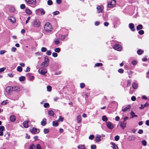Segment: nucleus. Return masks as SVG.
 Listing matches in <instances>:
<instances>
[{
    "instance_id": "obj_1",
    "label": "nucleus",
    "mask_w": 149,
    "mask_h": 149,
    "mask_svg": "<svg viewBox=\"0 0 149 149\" xmlns=\"http://www.w3.org/2000/svg\"><path fill=\"white\" fill-rule=\"evenodd\" d=\"M44 31L47 33H50L52 31L53 28L52 25L49 22L46 23L44 27Z\"/></svg>"
},
{
    "instance_id": "obj_2",
    "label": "nucleus",
    "mask_w": 149,
    "mask_h": 149,
    "mask_svg": "<svg viewBox=\"0 0 149 149\" xmlns=\"http://www.w3.org/2000/svg\"><path fill=\"white\" fill-rule=\"evenodd\" d=\"M49 61V59L48 57L45 56V57L44 61L41 64V65L44 67H47L48 65Z\"/></svg>"
},
{
    "instance_id": "obj_3",
    "label": "nucleus",
    "mask_w": 149,
    "mask_h": 149,
    "mask_svg": "<svg viewBox=\"0 0 149 149\" xmlns=\"http://www.w3.org/2000/svg\"><path fill=\"white\" fill-rule=\"evenodd\" d=\"M26 3L27 4L35 6L36 4V0H25Z\"/></svg>"
},
{
    "instance_id": "obj_4",
    "label": "nucleus",
    "mask_w": 149,
    "mask_h": 149,
    "mask_svg": "<svg viewBox=\"0 0 149 149\" xmlns=\"http://www.w3.org/2000/svg\"><path fill=\"white\" fill-rule=\"evenodd\" d=\"M116 1L115 0H113L109 2L108 3V7L109 8H111L115 6L116 4Z\"/></svg>"
},
{
    "instance_id": "obj_5",
    "label": "nucleus",
    "mask_w": 149,
    "mask_h": 149,
    "mask_svg": "<svg viewBox=\"0 0 149 149\" xmlns=\"http://www.w3.org/2000/svg\"><path fill=\"white\" fill-rule=\"evenodd\" d=\"M38 72L40 74L42 75H45L47 72V70L46 69L41 68H40L38 70Z\"/></svg>"
},
{
    "instance_id": "obj_6",
    "label": "nucleus",
    "mask_w": 149,
    "mask_h": 149,
    "mask_svg": "<svg viewBox=\"0 0 149 149\" xmlns=\"http://www.w3.org/2000/svg\"><path fill=\"white\" fill-rule=\"evenodd\" d=\"M40 23L38 19L35 20L33 22V25L36 27H39L40 26Z\"/></svg>"
},
{
    "instance_id": "obj_7",
    "label": "nucleus",
    "mask_w": 149,
    "mask_h": 149,
    "mask_svg": "<svg viewBox=\"0 0 149 149\" xmlns=\"http://www.w3.org/2000/svg\"><path fill=\"white\" fill-rule=\"evenodd\" d=\"M113 48L116 50L120 51L122 49V47L120 45L116 44L113 46Z\"/></svg>"
},
{
    "instance_id": "obj_8",
    "label": "nucleus",
    "mask_w": 149,
    "mask_h": 149,
    "mask_svg": "<svg viewBox=\"0 0 149 149\" xmlns=\"http://www.w3.org/2000/svg\"><path fill=\"white\" fill-rule=\"evenodd\" d=\"M106 125L108 128L110 130H112L114 127L113 124L110 122H107L106 123Z\"/></svg>"
},
{
    "instance_id": "obj_9",
    "label": "nucleus",
    "mask_w": 149,
    "mask_h": 149,
    "mask_svg": "<svg viewBox=\"0 0 149 149\" xmlns=\"http://www.w3.org/2000/svg\"><path fill=\"white\" fill-rule=\"evenodd\" d=\"M104 7L102 6H99L97 7V12L98 13H102Z\"/></svg>"
},
{
    "instance_id": "obj_10",
    "label": "nucleus",
    "mask_w": 149,
    "mask_h": 149,
    "mask_svg": "<svg viewBox=\"0 0 149 149\" xmlns=\"http://www.w3.org/2000/svg\"><path fill=\"white\" fill-rule=\"evenodd\" d=\"M31 132L32 133L36 134V133H39L40 132V130H39L34 127H33L32 129L31 130Z\"/></svg>"
},
{
    "instance_id": "obj_11",
    "label": "nucleus",
    "mask_w": 149,
    "mask_h": 149,
    "mask_svg": "<svg viewBox=\"0 0 149 149\" xmlns=\"http://www.w3.org/2000/svg\"><path fill=\"white\" fill-rule=\"evenodd\" d=\"M8 19L12 23H14L16 22V19L13 16H10L8 18Z\"/></svg>"
},
{
    "instance_id": "obj_12",
    "label": "nucleus",
    "mask_w": 149,
    "mask_h": 149,
    "mask_svg": "<svg viewBox=\"0 0 149 149\" xmlns=\"http://www.w3.org/2000/svg\"><path fill=\"white\" fill-rule=\"evenodd\" d=\"M129 26L131 31H134L135 30V29L134 28V26L133 24L130 23L129 25Z\"/></svg>"
},
{
    "instance_id": "obj_13",
    "label": "nucleus",
    "mask_w": 149,
    "mask_h": 149,
    "mask_svg": "<svg viewBox=\"0 0 149 149\" xmlns=\"http://www.w3.org/2000/svg\"><path fill=\"white\" fill-rule=\"evenodd\" d=\"M21 89L20 88L17 86H14L13 87V90L16 92H18L20 91Z\"/></svg>"
},
{
    "instance_id": "obj_14",
    "label": "nucleus",
    "mask_w": 149,
    "mask_h": 149,
    "mask_svg": "<svg viewBox=\"0 0 149 149\" xmlns=\"http://www.w3.org/2000/svg\"><path fill=\"white\" fill-rule=\"evenodd\" d=\"M130 106H128L127 107H123L122 109V111L124 112L127 111L128 110H130Z\"/></svg>"
},
{
    "instance_id": "obj_15",
    "label": "nucleus",
    "mask_w": 149,
    "mask_h": 149,
    "mask_svg": "<svg viewBox=\"0 0 149 149\" xmlns=\"http://www.w3.org/2000/svg\"><path fill=\"white\" fill-rule=\"evenodd\" d=\"M13 90V87L11 86H8L6 88V91L7 92H9L10 91H12Z\"/></svg>"
},
{
    "instance_id": "obj_16",
    "label": "nucleus",
    "mask_w": 149,
    "mask_h": 149,
    "mask_svg": "<svg viewBox=\"0 0 149 149\" xmlns=\"http://www.w3.org/2000/svg\"><path fill=\"white\" fill-rule=\"evenodd\" d=\"M25 12L26 14L30 15L32 13V12L29 8H26L25 9Z\"/></svg>"
},
{
    "instance_id": "obj_17",
    "label": "nucleus",
    "mask_w": 149,
    "mask_h": 149,
    "mask_svg": "<svg viewBox=\"0 0 149 149\" xmlns=\"http://www.w3.org/2000/svg\"><path fill=\"white\" fill-rule=\"evenodd\" d=\"M111 147L113 149H118V147L117 146L115 145V143L113 142H111Z\"/></svg>"
},
{
    "instance_id": "obj_18",
    "label": "nucleus",
    "mask_w": 149,
    "mask_h": 149,
    "mask_svg": "<svg viewBox=\"0 0 149 149\" xmlns=\"http://www.w3.org/2000/svg\"><path fill=\"white\" fill-rule=\"evenodd\" d=\"M120 126L123 129H124L126 126V123L124 122H121L120 123Z\"/></svg>"
},
{
    "instance_id": "obj_19",
    "label": "nucleus",
    "mask_w": 149,
    "mask_h": 149,
    "mask_svg": "<svg viewBox=\"0 0 149 149\" xmlns=\"http://www.w3.org/2000/svg\"><path fill=\"white\" fill-rule=\"evenodd\" d=\"M10 120L12 122L15 121L16 120V117L15 116H11L10 118Z\"/></svg>"
},
{
    "instance_id": "obj_20",
    "label": "nucleus",
    "mask_w": 149,
    "mask_h": 149,
    "mask_svg": "<svg viewBox=\"0 0 149 149\" xmlns=\"http://www.w3.org/2000/svg\"><path fill=\"white\" fill-rule=\"evenodd\" d=\"M132 87L133 88L136 89L138 88V84L136 83H133L132 84Z\"/></svg>"
},
{
    "instance_id": "obj_21",
    "label": "nucleus",
    "mask_w": 149,
    "mask_h": 149,
    "mask_svg": "<svg viewBox=\"0 0 149 149\" xmlns=\"http://www.w3.org/2000/svg\"><path fill=\"white\" fill-rule=\"evenodd\" d=\"M101 136L99 135H97L96 136L95 139V141L97 142H99L100 141H101Z\"/></svg>"
},
{
    "instance_id": "obj_22",
    "label": "nucleus",
    "mask_w": 149,
    "mask_h": 149,
    "mask_svg": "<svg viewBox=\"0 0 149 149\" xmlns=\"http://www.w3.org/2000/svg\"><path fill=\"white\" fill-rule=\"evenodd\" d=\"M78 149H85L86 147L84 145H79L77 147Z\"/></svg>"
},
{
    "instance_id": "obj_23",
    "label": "nucleus",
    "mask_w": 149,
    "mask_h": 149,
    "mask_svg": "<svg viewBox=\"0 0 149 149\" xmlns=\"http://www.w3.org/2000/svg\"><path fill=\"white\" fill-rule=\"evenodd\" d=\"M41 125L42 126H45L46 124V119H44L41 123Z\"/></svg>"
},
{
    "instance_id": "obj_24",
    "label": "nucleus",
    "mask_w": 149,
    "mask_h": 149,
    "mask_svg": "<svg viewBox=\"0 0 149 149\" xmlns=\"http://www.w3.org/2000/svg\"><path fill=\"white\" fill-rule=\"evenodd\" d=\"M130 115L132 116L131 118H133L134 117H137V116L136 115L134 112L133 111H131L130 113Z\"/></svg>"
},
{
    "instance_id": "obj_25",
    "label": "nucleus",
    "mask_w": 149,
    "mask_h": 149,
    "mask_svg": "<svg viewBox=\"0 0 149 149\" xmlns=\"http://www.w3.org/2000/svg\"><path fill=\"white\" fill-rule=\"evenodd\" d=\"M23 125L24 126V127L25 128H27L29 127L28 121H25L23 123Z\"/></svg>"
},
{
    "instance_id": "obj_26",
    "label": "nucleus",
    "mask_w": 149,
    "mask_h": 149,
    "mask_svg": "<svg viewBox=\"0 0 149 149\" xmlns=\"http://www.w3.org/2000/svg\"><path fill=\"white\" fill-rule=\"evenodd\" d=\"M77 119L78 122V123H80L81 120V116L80 115L78 116L77 117Z\"/></svg>"
},
{
    "instance_id": "obj_27",
    "label": "nucleus",
    "mask_w": 149,
    "mask_h": 149,
    "mask_svg": "<svg viewBox=\"0 0 149 149\" xmlns=\"http://www.w3.org/2000/svg\"><path fill=\"white\" fill-rule=\"evenodd\" d=\"M39 11L40 12L41 15H43L45 14V12L44 10L42 9H38Z\"/></svg>"
},
{
    "instance_id": "obj_28",
    "label": "nucleus",
    "mask_w": 149,
    "mask_h": 149,
    "mask_svg": "<svg viewBox=\"0 0 149 149\" xmlns=\"http://www.w3.org/2000/svg\"><path fill=\"white\" fill-rule=\"evenodd\" d=\"M48 114L51 116H53L54 113V112L52 110H49L48 112Z\"/></svg>"
},
{
    "instance_id": "obj_29",
    "label": "nucleus",
    "mask_w": 149,
    "mask_h": 149,
    "mask_svg": "<svg viewBox=\"0 0 149 149\" xmlns=\"http://www.w3.org/2000/svg\"><path fill=\"white\" fill-rule=\"evenodd\" d=\"M25 79V77L24 76H21L20 77L19 79V80L20 81H24Z\"/></svg>"
},
{
    "instance_id": "obj_30",
    "label": "nucleus",
    "mask_w": 149,
    "mask_h": 149,
    "mask_svg": "<svg viewBox=\"0 0 149 149\" xmlns=\"http://www.w3.org/2000/svg\"><path fill=\"white\" fill-rule=\"evenodd\" d=\"M143 28V26L141 24L139 25L136 27V29L139 30L140 29H141Z\"/></svg>"
},
{
    "instance_id": "obj_31",
    "label": "nucleus",
    "mask_w": 149,
    "mask_h": 149,
    "mask_svg": "<svg viewBox=\"0 0 149 149\" xmlns=\"http://www.w3.org/2000/svg\"><path fill=\"white\" fill-rule=\"evenodd\" d=\"M58 125V123L57 121H54L53 122V125L54 126H57Z\"/></svg>"
},
{
    "instance_id": "obj_32",
    "label": "nucleus",
    "mask_w": 149,
    "mask_h": 149,
    "mask_svg": "<svg viewBox=\"0 0 149 149\" xmlns=\"http://www.w3.org/2000/svg\"><path fill=\"white\" fill-rule=\"evenodd\" d=\"M102 120L104 121H107L108 120V118L105 116H103L102 117Z\"/></svg>"
},
{
    "instance_id": "obj_33",
    "label": "nucleus",
    "mask_w": 149,
    "mask_h": 149,
    "mask_svg": "<svg viewBox=\"0 0 149 149\" xmlns=\"http://www.w3.org/2000/svg\"><path fill=\"white\" fill-rule=\"evenodd\" d=\"M143 52V50L141 49H139L137 51V53L139 55H140L142 54Z\"/></svg>"
},
{
    "instance_id": "obj_34",
    "label": "nucleus",
    "mask_w": 149,
    "mask_h": 149,
    "mask_svg": "<svg viewBox=\"0 0 149 149\" xmlns=\"http://www.w3.org/2000/svg\"><path fill=\"white\" fill-rule=\"evenodd\" d=\"M17 70L18 71L21 72L22 71V68L21 66H18L17 68Z\"/></svg>"
},
{
    "instance_id": "obj_35",
    "label": "nucleus",
    "mask_w": 149,
    "mask_h": 149,
    "mask_svg": "<svg viewBox=\"0 0 149 149\" xmlns=\"http://www.w3.org/2000/svg\"><path fill=\"white\" fill-rule=\"evenodd\" d=\"M35 146L33 144H31L29 147V149H33V148H35Z\"/></svg>"
},
{
    "instance_id": "obj_36",
    "label": "nucleus",
    "mask_w": 149,
    "mask_h": 149,
    "mask_svg": "<svg viewBox=\"0 0 149 149\" xmlns=\"http://www.w3.org/2000/svg\"><path fill=\"white\" fill-rule=\"evenodd\" d=\"M102 65V64L101 63H97L95 64V66H101Z\"/></svg>"
},
{
    "instance_id": "obj_37",
    "label": "nucleus",
    "mask_w": 149,
    "mask_h": 149,
    "mask_svg": "<svg viewBox=\"0 0 149 149\" xmlns=\"http://www.w3.org/2000/svg\"><path fill=\"white\" fill-rule=\"evenodd\" d=\"M47 90L48 91H50L52 90V87L50 86H48L47 87Z\"/></svg>"
},
{
    "instance_id": "obj_38",
    "label": "nucleus",
    "mask_w": 149,
    "mask_h": 149,
    "mask_svg": "<svg viewBox=\"0 0 149 149\" xmlns=\"http://www.w3.org/2000/svg\"><path fill=\"white\" fill-rule=\"evenodd\" d=\"M60 49L59 48H55L54 49V51L55 52L58 53L60 51Z\"/></svg>"
},
{
    "instance_id": "obj_39",
    "label": "nucleus",
    "mask_w": 149,
    "mask_h": 149,
    "mask_svg": "<svg viewBox=\"0 0 149 149\" xmlns=\"http://www.w3.org/2000/svg\"><path fill=\"white\" fill-rule=\"evenodd\" d=\"M47 51V48L45 47H42L41 49V51L42 52H45Z\"/></svg>"
},
{
    "instance_id": "obj_40",
    "label": "nucleus",
    "mask_w": 149,
    "mask_h": 149,
    "mask_svg": "<svg viewBox=\"0 0 149 149\" xmlns=\"http://www.w3.org/2000/svg\"><path fill=\"white\" fill-rule=\"evenodd\" d=\"M54 42L55 44L56 45H58L59 43V40L57 39H55L54 40Z\"/></svg>"
},
{
    "instance_id": "obj_41",
    "label": "nucleus",
    "mask_w": 149,
    "mask_h": 149,
    "mask_svg": "<svg viewBox=\"0 0 149 149\" xmlns=\"http://www.w3.org/2000/svg\"><path fill=\"white\" fill-rule=\"evenodd\" d=\"M49 132V130L48 129H45L44 130V132L45 134H47Z\"/></svg>"
},
{
    "instance_id": "obj_42",
    "label": "nucleus",
    "mask_w": 149,
    "mask_h": 149,
    "mask_svg": "<svg viewBox=\"0 0 149 149\" xmlns=\"http://www.w3.org/2000/svg\"><path fill=\"white\" fill-rule=\"evenodd\" d=\"M91 149H96V146L95 145H92L91 146Z\"/></svg>"
},
{
    "instance_id": "obj_43",
    "label": "nucleus",
    "mask_w": 149,
    "mask_h": 149,
    "mask_svg": "<svg viewBox=\"0 0 149 149\" xmlns=\"http://www.w3.org/2000/svg\"><path fill=\"white\" fill-rule=\"evenodd\" d=\"M36 149H42V148L40 145L39 144H38L36 146Z\"/></svg>"
},
{
    "instance_id": "obj_44",
    "label": "nucleus",
    "mask_w": 149,
    "mask_h": 149,
    "mask_svg": "<svg viewBox=\"0 0 149 149\" xmlns=\"http://www.w3.org/2000/svg\"><path fill=\"white\" fill-rule=\"evenodd\" d=\"M47 2V4L49 5H51L53 3L52 1L51 0H49Z\"/></svg>"
},
{
    "instance_id": "obj_45",
    "label": "nucleus",
    "mask_w": 149,
    "mask_h": 149,
    "mask_svg": "<svg viewBox=\"0 0 149 149\" xmlns=\"http://www.w3.org/2000/svg\"><path fill=\"white\" fill-rule=\"evenodd\" d=\"M6 51L4 50H2L0 51V54L2 55L4 54L6 52Z\"/></svg>"
},
{
    "instance_id": "obj_46",
    "label": "nucleus",
    "mask_w": 149,
    "mask_h": 149,
    "mask_svg": "<svg viewBox=\"0 0 149 149\" xmlns=\"http://www.w3.org/2000/svg\"><path fill=\"white\" fill-rule=\"evenodd\" d=\"M63 118L61 117V116H59V119H58V121H63Z\"/></svg>"
},
{
    "instance_id": "obj_47",
    "label": "nucleus",
    "mask_w": 149,
    "mask_h": 149,
    "mask_svg": "<svg viewBox=\"0 0 149 149\" xmlns=\"http://www.w3.org/2000/svg\"><path fill=\"white\" fill-rule=\"evenodd\" d=\"M94 136L93 135V134H92V135H90L89 137V139H90V140H93L94 138Z\"/></svg>"
},
{
    "instance_id": "obj_48",
    "label": "nucleus",
    "mask_w": 149,
    "mask_h": 149,
    "mask_svg": "<svg viewBox=\"0 0 149 149\" xmlns=\"http://www.w3.org/2000/svg\"><path fill=\"white\" fill-rule=\"evenodd\" d=\"M114 139L115 140L118 141L119 139V136L118 135L114 137Z\"/></svg>"
},
{
    "instance_id": "obj_49",
    "label": "nucleus",
    "mask_w": 149,
    "mask_h": 149,
    "mask_svg": "<svg viewBox=\"0 0 149 149\" xmlns=\"http://www.w3.org/2000/svg\"><path fill=\"white\" fill-rule=\"evenodd\" d=\"M144 31L143 30H140V31H139V34L143 35L144 34Z\"/></svg>"
},
{
    "instance_id": "obj_50",
    "label": "nucleus",
    "mask_w": 149,
    "mask_h": 149,
    "mask_svg": "<svg viewBox=\"0 0 149 149\" xmlns=\"http://www.w3.org/2000/svg\"><path fill=\"white\" fill-rule=\"evenodd\" d=\"M6 69V68L5 67L0 68V73L3 72Z\"/></svg>"
},
{
    "instance_id": "obj_51",
    "label": "nucleus",
    "mask_w": 149,
    "mask_h": 149,
    "mask_svg": "<svg viewBox=\"0 0 149 149\" xmlns=\"http://www.w3.org/2000/svg\"><path fill=\"white\" fill-rule=\"evenodd\" d=\"M142 143L144 146H146V141L143 140L142 141Z\"/></svg>"
},
{
    "instance_id": "obj_52",
    "label": "nucleus",
    "mask_w": 149,
    "mask_h": 149,
    "mask_svg": "<svg viewBox=\"0 0 149 149\" xmlns=\"http://www.w3.org/2000/svg\"><path fill=\"white\" fill-rule=\"evenodd\" d=\"M137 63V62L135 60H133L132 62V64L133 65H136Z\"/></svg>"
},
{
    "instance_id": "obj_53",
    "label": "nucleus",
    "mask_w": 149,
    "mask_h": 149,
    "mask_svg": "<svg viewBox=\"0 0 149 149\" xmlns=\"http://www.w3.org/2000/svg\"><path fill=\"white\" fill-rule=\"evenodd\" d=\"M25 5L24 4H22L20 6V8L22 9H24L25 8Z\"/></svg>"
},
{
    "instance_id": "obj_54",
    "label": "nucleus",
    "mask_w": 149,
    "mask_h": 149,
    "mask_svg": "<svg viewBox=\"0 0 149 149\" xmlns=\"http://www.w3.org/2000/svg\"><path fill=\"white\" fill-rule=\"evenodd\" d=\"M16 50V48L14 47H12L11 49V51L12 52H15Z\"/></svg>"
},
{
    "instance_id": "obj_55",
    "label": "nucleus",
    "mask_w": 149,
    "mask_h": 149,
    "mask_svg": "<svg viewBox=\"0 0 149 149\" xmlns=\"http://www.w3.org/2000/svg\"><path fill=\"white\" fill-rule=\"evenodd\" d=\"M85 86V84L83 83H81L80 84V87L81 88H83Z\"/></svg>"
},
{
    "instance_id": "obj_56",
    "label": "nucleus",
    "mask_w": 149,
    "mask_h": 149,
    "mask_svg": "<svg viewBox=\"0 0 149 149\" xmlns=\"http://www.w3.org/2000/svg\"><path fill=\"white\" fill-rule=\"evenodd\" d=\"M118 71L119 72L122 73L123 72V70L122 69H118Z\"/></svg>"
},
{
    "instance_id": "obj_57",
    "label": "nucleus",
    "mask_w": 149,
    "mask_h": 149,
    "mask_svg": "<svg viewBox=\"0 0 149 149\" xmlns=\"http://www.w3.org/2000/svg\"><path fill=\"white\" fill-rule=\"evenodd\" d=\"M51 52L50 50L47 51L46 52V54L47 55H50L51 54Z\"/></svg>"
},
{
    "instance_id": "obj_58",
    "label": "nucleus",
    "mask_w": 149,
    "mask_h": 149,
    "mask_svg": "<svg viewBox=\"0 0 149 149\" xmlns=\"http://www.w3.org/2000/svg\"><path fill=\"white\" fill-rule=\"evenodd\" d=\"M4 130V127L3 126H0V130L2 131Z\"/></svg>"
},
{
    "instance_id": "obj_59",
    "label": "nucleus",
    "mask_w": 149,
    "mask_h": 149,
    "mask_svg": "<svg viewBox=\"0 0 149 149\" xmlns=\"http://www.w3.org/2000/svg\"><path fill=\"white\" fill-rule=\"evenodd\" d=\"M49 104L47 103H45L44 104V107L45 108H46L49 106Z\"/></svg>"
},
{
    "instance_id": "obj_60",
    "label": "nucleus",
    "mask_w": 149,
    "mask_h": 149,
    "mask_svg": "<svg viewBox=\"0 0 149 149\" xmlns=\"http://www.w3.org/2000/svg\"><path fill=\"white\" fill-rule=\"evenodd\" d=\"M52 56L54 57H56L57 56V54L55 52H54L52 53Z\"/></svg>"
},
{
    "instance_id": "obj_61",
    "label": "nucleus",
    "mask_w": 149,
    "mask_h": 149,
    "mask_svg": "<svg viewBox=\"0 0 149 149\" xmlns=\"http://www.w3.org/2000/svg\"><path fill=\"white\" fill-rule=\"evenodd\" d=\"M56 2L58 4H60L61 3L62 1L61 0H56Z\"/></svg>"
},
{
    "instance_id": "obj_62",
    "label": "nucleus",
    "mask_w": 149,
    "mask_h": 149,
    "mask_svg": "<svg viewBox=\"0 0 149 149\" xmlns=\"http://www.w3.org/2000/svg\"><path fill=\"white\" fill-rule=\"evenodd\" d=\"M131 82L130 81H128L127 82V87L131 85Z\"/></svg>"
},
{
    "instance_id": "obj_63",
    "label": "nucleus",
    "mask_w": 149,
    "mask_h": 149,
    "mask_svg": "<svg viewBox=\"0 0 149 149\" xmlns=\"http://www.w3.org/2000/svg\"><path fill=\"white\" fill-rule=\"evenodd\" d=\"M143 105L144 107H147L148 106L149 104L148 103L146 102Z\"/></svg>"
},
{
    "instance_id": "obj_64",
    "label": "nucleus",
    "mask_w": 149,
    "mask_h": 149,
    "mask_svg": "<svg viewBox=\"0 0 149 149\" xmlns=\"http://www.w3.org/2000/svg\"><path fill=\"white\" fill-rule=\"evenodd\" d=\"M131 100L133 101H135L136 100V98L134 96H133L131 97Z\"/></svg>"
}]
</instances>
